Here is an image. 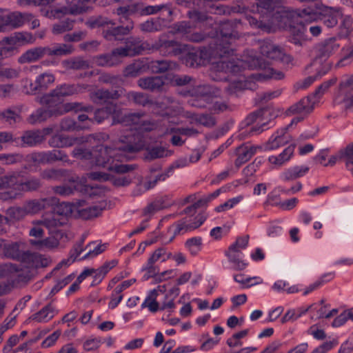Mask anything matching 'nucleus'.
Wrapping results in <instances>:
<instances>
[{
	"label": "nucleus",
	"mask_w": 353,
	"mask_h": 353,
	"mask_svg": "<svg viewBox=\"0 0 353 353\" xmlns=\"http://www.w3.org/2000/svg\"><path fill=\"white\" fill-rule=\"evenodd\" d=\"M285 3V0H256V6L253 5L250 11L257 12L263 19L258 20L248 14L245 19L251 27L267 32H274L276 28L289 29L290 41L302 46L306 41L305 23L317 20L318 14L310 8L293 10Z\"/></svg>",
	"instance_id": "obj_1"
},
{
	"label": "nucleus",
	"mask_w": 353,
	"mask_h": 353,
	"mask_svg": "<svg viewBox=\"0 0 353 353\" xmlns=\"http://www.w3.org/2000/svg\"><path fill=\"white\" fill-rule=\"evenodd\" d=\"M210 76L214 81H228V85L224 88L228 94H232L246 89L254 90L255 84L253 79L279 80L283 78L284 74L262 63L261 59L255 56H250L249 59L230 61L223 59L213 63Z\"/></svg>",
	"instance_id": "obj_2"
},
{
	"label": "nucleus",
	"mask_w": 353,
	"mask_h": 353,
	"mask_svg": "<svg viewBox=\"0 0 353 353\" xmlns=\"http://www.w3.org/2000/svg\"><path fill=\"white\" fill-rule=\"evenodd\" d=\"M126 141L119 140L114 143L112 148L98 145L91 152L83 147L75 148L72 155L78 159L89 160L90 165L103 167L117 173H126L134 169L132 165H125L120 163L132 159L134 152L140 150L144 146L142 138L128 134Z\"/></svg>",
	"instance_id": "obj_3"
},
{
	"label": "nucleus",
	"mask_w": 353,
	"mask_h": 353,
	"mask_svg": "<svg viewBox=\"0 0 353 353\" xmlns=\"http://www.w3.org/2000/svg\"><path fill=\"white\" fill-rule=\"evenodd\" d=\"M0 248L5 258L20 262L22 270L20 272V279L30 280L40 268L49 265L51 260L37 252L26 251V243L22 241L8 242L0 239Z\"/></svg>",
	"instance_id": "obj_4"
},
{
	"label": "nucleus",
	"mask_w": 353,
	"mask_h": 353,
	"mask_svg": "<svg viewBox=\"0 0 353 353\" xmlns=\"http://www.w3.org/2000/svg\"><path fill=\"white\" fill-rule=\"evenodd\" d=\"M19 174H12L0 178V189H10L0 192V199L3 201L14 199L23 192L38 191L43 185L40 179L35 176L28 178L24 181L19 179Z\"/></svg>",
	"instance_id": "obj_5"
},
{
	"label": "nucleus",
	"mask_w": 353,
	"mask_h": 353,
	"mask_svg": "<svg viewBox=\"0 0 353 353\" xmlns=\"http://www.w3.org/2000/svg\"><path fill=\"white\" fill-rule=\"evenodd\" d=\"M37 101L41 105L46 106V110L49 111L52 117L60 116L69 112L81 110L89 112L92 110L91 106H84L81 103L69 102L63 103L59 96L53 93V90L39 97Z\"/></svg>",
	"instance_id": "obj_6"
},
{
	"label": "nucleus",
	"mask_w": 353,
	"mask_h": 353,
	"mask_svg": "<svg viewBox=\"0 0 353 353\" xmlns=\"http://www.w3.org/2000/svg\"><path fill=\"white\" fill-rule=\"evenodd\" d=\"M161 11H167L168 15L172 14L170 3H163L155 6H147L143 7L141 3H133L126 6H121L117 9L116 13L120 17L119 22L124 23L128 20V17L135 13H140L141 15L154 14Z\"/></svg>",
	"instance_id": "obj_7"
},
{
	"label": "nucleus",
	"mask_w": 353,
	"mask_h": 353,
	"mask_svg": "<svg viewBox=\"0 0 353 353\" xmlns=\"http://www.w3.org/2000/svg\"><path fill=\"white\" fill-rule=\"evenodd\" d=\"M249 239V235L237 237L235 242L231 244L225 252V256L235 270H244L247 266V263L243 260L242 250L248 247Z\"/></svg>",
	"instance_id": "obj_8"
},
{
	"label": "nucleus",
	"mask_w": 353,
	"mask_h": 353,
	"mask_svg": "<svg viewBox=\"0 0 353 353\" xmlns=\"http://www.w3.org/2000/svg\"><path fill=\"white\" fill-rule=\"evenodd\" d=\"M118 123L130 126L132 130H134L139 133L150 132L157 128V124L148 119L143 112H134L123 115L121 112Z\"/></svg>",
	"instance_id": "obj_9"
},
{
	"label": "nucleus",
	"mask_w": 353,
	"mask_h": 353,
	"mask_svg": "<svg viewBox=\"0 0 353 353\" xmlns=\"http://www.w3.org/2000/svg\"><path fill=\"white\" fill-rule=\"evenodd\" d=\"M220 90L208 85L197 86L192 92L188 103L196 108H205L212 102V98L219 96Z\"/></svg>",
	"instance_id": "obj_10"
},
{
	"label": "nucleus",
	"mask_w": 353,
	"mask_h": 353,
	"mask_svg": "<svg viewBox=\"0 0 353 353\" xmlns=\"http://www.w3.org/2000/svg\"><path fill=\"white\" fill-rule=\"evenodd\" d=\"M97 0H66V6L51 10L50 17L59 18L60 14L78 15L87 12L90 4Z\"/></svg>",
	"instance_id": "obj_11"
},
{
	"label": "nucleus",
	"mask_w": 353,
	"mask_h": 353,
	"mask_svg": "<svg viewBox=\"0 0 353 353\" xmlns=\"http://www.w3.org/2000/svg\"><path fill=\"white\" fill-rule=\"evenodd\" d=\"M27 159L29 161L37 164L52 163L57 161H69L68 155L59 150L33 152L28 155Z\"/></svg>",
	"instance_id": "obj_12"
},
{
	"label": "nucleus",
	"mask_w": 353,
	"mask_h": 353,
	"mask_svg": "<svg viewBox=\"0 0 353 353\" xmlns=\"http://www.w3.org/2000/svg\"><path fill=\"white\" fill-rule=\"evenodd\" d=\"M341 45L336 38H330L320 43L316 47L317 59L312 63V66H315L319 70L318 65L320 64V59L326 60L340 48Z\"/></svg>",
	"instance_id": "obj_13"
},
{
	"label": "nucleus",
	"mask_w": 353,
	"mask_h": 353,
	"mask_svg": "<svg viewBox=\"0 0 353 353\" xmlns=\"http://www.w3.org/2000/svg\"><path fill=\"white\" fill-rule=\"evenodd\" d=\"M195 220L194 222L190 223V220L188 218H185L173 224L170 228V231L172 232L173 235L169 241L171 242L177 234H183L200 227L205 221V216L202 214H199L195 217Z\"/></svg>",
	"instance_id": "obj_14"
},
{
	"label": "nucleus",
	"mask_w": 353,
	"mask_h": 353,
	"mask_svg": "<svg viewBox=\"0 0 353 353\" xmlns=\"http://www.w3.org/2000/svg\"><path fill=\"white\" fill-rule=\"evenodd\" d=\"M65 235L63 231L49 233V236L41 239H30V244L38 250H51L57 248L60 240Z\"/></svg>",
	"instance_id": "obj_15"
},
{
	"label": "nucleus",
	"mask_w": 353,
	"mask_h": 353,
	"mask_svg": "<svg viewBox=\"0 0 353 353\" xmlns=\"http://www.w3.org/2000/svg\"><path fill=\"white\" fill-rule=\"evenodd\" d=\"M208 56L206 49H196L189 46V49L181 57V61L187 66L193 68L203 65L208 59Z\"/></svg>",
	"instance_id": "obj_16"
},
{
	"label": "nucleus",
	"mask_w": 353,
	"mask_h": 353,
	"mask_svg": "<svg viewBox=\"0 0 353 353\" xmlns=\"http://www.w3.org/2000/svg\"><path fill=\"white\" fill-rule=\"evenodd\" d=\"M121 115V109L116 104L110 103L104 108L97 109L94 112L93 122L101 123L110 116L112 117V124L118 123L119 118Z\"/></svg>",
	"instance_id": "obj_17"
},
{
	"label": "nucleus",
	"mask_w": 353,
	"mask_h": 353,
	"mask_svg": "<svg viewBox=\"0 0 353 353\" xmlns=\"http://www.w3.org/2000/svg\"><path fill=\"white\" fill-rule=\"evenodd\" d=\"M57 202L56 197L34 199L26 201L23 205L28 214H36Z\"/></svg>",
	"instance_id": "obj_18"
},
{
	"label": "nucleus",
	"mask_w": 353,
	"mask_h": 353,
	"mask_svg": "<svg viewBox=\"0 0 353 353\" xmlns=\"http://www.w3.org/2000/svg\"><path fill=\"white\" fill-rule=\"evenodd\" d=\"M159 49L161 52L165 55H183L189 49V45L181 44L174 41H165L160 44L152 46V50Z\"/></svg>",
	"instance_id": "obj_19"
},
{
	"label": "nucleus",
	"mask_w": 353,
	"mask_h": 353,
	"mask_svg": "<svg viewBox=\"0 0 353 353\" xmlns=\"http://www.w3.org/2000/svg\"><path fill=\"white\" fill-rule=\"evenodd\" d=\"M32 18L33 14L28 12H6V31L19 28L23 26L25 23L30 21Z\"/></svg>",
	"instance_id": "obj_20"
},
{
	"label": "nucleus",
	"mask_w": 353,
	"mask_h": 353,
	"mask_svg": "<svg viewBox=\"0 0 353 353\" xmlns=\"http://www.w3.org/2000/svg\"><path fill=\"white\" fill-rule=\"evenodd\" d=\"M32 224L41 225L48 230V233H52L57 231H62L59 230L58 228L65 225L66 221L63 218L57 217L53 213H45L39 220L34 221Z\"/></svg>",
	"instance_id": "obj_21"
},
{
	"label": "nucleus",
	"mask_w": 353,
	"mask_h": 353,
	"mask_svg": "<svg viewBox=\"0 0 353 353\" xmlns=\"http://www.w3.org/2000/svg\"><path fill=\"white\" fill-rule=\"evenodd\" d=\"M85 201L78 200L75 202H61L58 203L55 208L54 212L57 215L62 216L63 219L67 220L74 214L75 212L78 214L79 208L83 207Z\"/></svg>",
	"instance_id": "obj_22"
},
{
	"label": "nucleus",
	"mask_w": 353,
	"mask_h": 353,
	"mask_svg": "<svg viewBox=\"0 0 353 353\" xmlns=\"http://www.w3.org/2000/svg\"><path fill=\"white\" fill-rule=\"evenodd\" d=\"M317 102V99H314V97L309 95L291 105L288 110V114L290 115L296 114L303 115L308 114L313 110Z\"/></svg>",
	"instance_id": "obj_23"
},
{
	"label": "nucleus",
	"mask_w": 353,
	"mask_h": 353,
	"mask_svg": "<svg viewBox=\"0 0 353 353\" xmlns=\"http://www.w3.org/2000/svg\"><path fill=\"white\" fill-rule=\"evenodd\" d=\"M258 149H262L260 146L250 144V143H243L236 149V159L234 164L237 168L248 161L254 156Z\"/></svg>",
	"instance_id": "obj_24"
},
{
	"label": "nucleus",
	"mask_w": 353,
	"mask_h": 353,
	"mask_svg": "<svg viewBox=\"0 0 353 353\" xmlns=\"http://www.w3.org/2000/svg\"><path fill=\"white\" fill-rule=\"evenodd\" d=\"M289 141V136L287 134V128H283L273 134L261 148L265 151L274 150L288 143Z\"/></svg>",
	"instance_id": "obj_25"
},
{
	"label": "nucleus",
	"mask_w": 353,
	"mask_h": 353,
	"mask_svg": "<svg viewBox=\"0 0 353 353\" xmlns=\"http://www.w3.org/2000/svg\"><path fill=\"white\" fill-rule=\"evenodd\" d=\"M90 87L88 84L78 83V84H67L63 83L57 85L53 89V93L59 96V97H69L74 94L83 93L85 90Z\"/></svg>",
	"instance_id": "obj_26"
},
{
	"label": "nucleus",
	"mask_w": 353,
	"mask_h": 353,
	"mask_svg": "<svg viewBox=\"0 0 353 353\" xmlns=\"http://www.w3.org/2000/svg\"><path fill=\"white\" fill-rule=\"evenodd\" d=\"M314 12H316L318 14V19H321L323 23L328 28H332L335 26L338 23V19L340 16V13L334 10L332 8L323 6L319 9V12L311 9Z\"/></svg>",
	"instance_id": "obj_27"
},
{
	"label": "nucleus",
	"mask_w": 353,
	"mask_h": 353,
	"mask_svg": "<svg viewBox=\"0 0 353 353\" xmlns=\"http://www.w3.org/2000/svg\"><path fill=\"white\" fill-rule=\"evenodd\" d=\"M57 314L58 311L56 307L52 304L49 303L31 315L30 319L37 323H46L52 320Z\"/></svg>",
	"instance_id": "obj_28"
},
{
	"label": "nucleus",
	"mask_w": 353,
	"mask_h": 353,
	"mask_svg": "<svg viewBox=\"0 0 353 353\" xmlns=\"http://www.w3.org/2000/svg\"><path fill=\"white\" fill-rule=\"evenodd\" d=\"M122 90L110 91L105 89H99L92 92L90 94V99L97 104L107 102L110 99H118L121 96Z\"/></svg>",
	"instance_id": "obj_29"
},
{
	"label": "nucleus",
	"mask_w": 353,
	"mask_h": 353,
	"mask_svg": "<svg viewBox=\"0 0 353 353\" xmlns=\"http://www.w3.org/2000/svg\"><path fill=\"white\" fill-rule=\"evenodd\" d=\"M260 52L263 57L272 60H280L284 55V52L281 48L265 41L262 42L260 46Z\"/></svg>",
	"instance_id": "obj_30"
},
{
	"label": "nucleus",
	"mask_w": 353,
	"mask_h": 353,
	"mask_svg": "<svg viewBox=\"0 0 353 353\" xmlns=\"http://www.w3.org/2000/svg\"><path fill=\"white\" fill-rule=\"evenodd\" d=\"M164 77L156 76L141 78L138 80V85L144 90L150 91L161 90L165 84Z\"/></svg>",
	"instance_id": "obj_31"
},
{
	"label": "nucleus",
	"mask_w": 353,
	"mask_h": 353,
	"mask_svg": "<svg viewBox=\"0 0 353 353\" xmlns=\"http://www.w3.org/2000/svg\"><path fill=\"white\" fill-rule=\"evenodd\" d=\"M45 56H47L46 46H39L26 51L19 58L18 61L20 63H32L37 61Z\"/></svg>",
	"instance_id": "obj_32"
},
{
	"label": "nucleus",
	"mask_w": 353,
	"mask_h": 353,
	"mask_svg": "<svg viewBox=\"0 0 353 353\" xmlns=\"http://www.w3.org/2000/svg\"><path fill=\"white\" fill-rule=\"evenodd\" d=\"M132 21L130 22V24L125 27L118 26L113 28H104L103 29V36L108 41L112 40H121V37L128 34L133 29Z\"/></svg>",
	"instance_id": "obj_33"
},
{
	"label": "nucleus",
	"mask_w": 353,
	"mask_h": 353,
	"mask_svg": "<svg viewBox=\"0 0 353 353\" xmlns=\"http://www.w3.org/2000/svg\"><path fill=\"white\" fill-rule=\"evenodd\" d=\"M22 268L12 263H0V279H10L16 276L18 282L26 283L29 280H22L20 279L19 274Z\"/></svg>",
	"instance_id": "obj_34"
},
{
	"label": "nucleus",
	"mask_w": 353,
	"mask_h": 353,
	"mask_svg": "<svg viewBox=\"0 0 353 353\" xmlns=\"http://www.w3.org/2000/svg\"><path fill=\"white\" fill-rule=\"evenodd\" d=\"M79 142V139L63 134H54L48 140V145L52 148H68L71 147Z\"/></svg>",
	"instance_id": "obj_35"
},
{
	"label": "nucleus",
	"mask_w": 353,
	"mask_h": 353,
	"mask_svg": "<svg viewBox=\"0 0 353 353\" xmlns=\"http://www.w3.org/2000/svg\"><path fill=\"white\" fill-rule=\"evenodd\" d=\"M148 69V64L145 60L137 59L125 68L123 74L126 77H136L145 72Z\"/></svg>",
	"instance_id": "obj_36"
},
{
	"label": "nucleus",
	"mask_w": 353,
	"mask_h": 353,
	"mask_svg": "<svg viewBox=\"0 0 353 353\" xmlns=\"http://www.w3.org/2000/svg\"><path fill=\"white\" fill-rule=\"evenodd\" d=\"M107 205L104 200H101L97 205L89 206L85 208H79L78 216L83 219H90L99 216Z\"/></svg>",
	"instance_id": "obj_37"
},
{
	"label": "nucleus",
	"mask_w": 353,
	"mask_h": 353,
	"mask_svg": "<svg viewBox=\"0 0 353 353\" xmlns=\"http://www.w3.org/2000/svg\"><path fill=\"white\" fill-rule=\"evenodd\" d=\"M35 41V37L30 32H15L14 36L10 37H4L1 41V44L15 45L17 43L22 44L33 43Z\"/></svg>",
	"instance_id": "obj_38"
},
{
	"label": "nucleus",
	"mask_w": 353,
	"mask_h": 353,
	"mask_svg": "<svg viewBox=\"0 0 353 353\" xmlns=\"http://www.w3.org/2000/svg\"><path fill=\"white\" fill-rule=\"evenodd\" d=\"M294 149L295 145H290L279 155L269 157L268 161L276 167H281L290 160L294 154Z\"/></svg>",
	"instance_id": "obj_39"
},
{
	"label": "nucleus",
	"mask_w": 353,
	"mask_h": 353,
	"mask_svg": "<svg viewBox=\"0 0 353 353\" xmlns=\"http://www.w3.org/2000/svg\"><path fill=\"white\" fill-rule=\"evenodd\" d=\"M47 56L48 57H62L71 54L74 49L72 45L66 43H53L50 46H46Z\"/></svg>",
	"instance_id": "obj_40"
},
{
	"label": "nucleus",
	"mask_w": 353,
	"mask_h": 353,
	"mask_svg": "<svg viewBox=\"0 0 353 353\" xmlns=\"http://www.w3.org/2000/svg\"><path fill=\"white\" fill-rule=\"evenodd\" d=\"M23 147H33L43 141L40 130H29L25 132L21 137Z\"/></svg>",
	"instance_id": "obj_41"
},
{
	"label": "nucleus",
	"mask_w": 353,
	"mask_h": 353,
	"mask_svg": "<svg viewBox=\"0 0 353 353\" xmlns=\"http://www.w3.org/2000/svg\"><path fill=\"white\" fill-rule=\"evenodd\" d=\"M125 46L133 53V56L141 54L143 51L152 49L148 42H142L138 37H130L125 41Z\"/></svg>",
	"instance_id": "obj_42"
},
{
	"label": "nucleus",
	"mask_w": 353,
	"mask_h": 353,
	"mask_svg": "<svg viewBox=\"0 0 353 353\" xmlns=\"http://www.w3.org/2000/svg\"><path fill=\"white\" fill-rule=\"evenodd\" d=\"M268 113V110H259L249 114L245 120L246 125H250L256 122L257 125L260 124V126L257 128L256 126L253 127L252 128V132H263L265 129L264 127L265 125V123H262L263 117Z\"/></svg>",
	"instance_id": "obj_43"
},
{
	"label": "nucleus",
	"mask_w": 353,
	"mask_h": 353,
	"mask_svg": "<svg viewBox=\"0 0 353 353\" xmlns=\"http://www.w3.org/2000/svg\"><path fill=\"white\" fill-rule=\"evenodd\" d=\"M62 65L66 70H85L90 68V63L82 57H73L62 61Z\"/></svg>",
	"instance_id": "obj_44"
},
{
	"label": "nucleus",
	"mask_w": 353,
	"mask_h": 353,
	"mask_svg": "<svg viewBox=\"0 0 353 353\" xmlns=\"http://www.w3.org/2000/svg\"><path fill=\"white\" fill-rule=\"evenodd\" d=\"M176 63L168 60H157L152 61L148 64V68L153 73H163L169 70L174 69Z\"/></svg>",
	"instance_id": "obj_45"
},
{
	"label": "nucleus",
	"mask_w": 353,
	"mask_h": 353,
	"mask_svg": "<svg viewBox=\"0 0 353 353\" xmlns=\"http://www.w3.org/2000/svg\"><path fill=\"white\" fill-rule=\"evenodd\" d=\"M118 264L117 260H112L110 261L105 262L100 268L95 269V272L93 274L94 281L93 283L95 284L100 283L104 279L108 272L115 267ZM92 285L94 283L92 284Z\"/></svg>",
	"instance_id": "obj_46"
},
{
	"label": "nucleus",
	"mask_w": 353,
	"mask_h": 353,
	"mask_svg": "<svg viewBox=\"0 0 353 353\" xmlns=\"http://www.w3.org/2000/svg\"><path fill=\"white\" fill-rule=\"evenodd\" d=\"M165 286H159L158 290L160 292L164 291ZM157 296V290H153L150 292L149 296H148L143 303L141 304V307L145 308L148 307V310L152 312H156L159 310H160V306L159 303L157 301L156 299Z\"/></svg>",
	"instance_id": "obj_47"
},
{
	"label": "nucleus",
	"mask_w": 353,
	"mask_h": 353,
	"mask_svg": "<svg viewBox=\"0 0 353 353\" xmlns=\"http://www.w3.org/2000/svg\"><path fill=\"white\" fill-rule=\"evenodd\" d=\"M341 94L342 99L341 103L345 107V101L346 98L353 95V74L346 77L340 83Z\"/></svg>",
	"instance_id": "obj_48"
},
{
	"label": "nucleus",
	"mask_w": 353,
	"mask_h": 353,
	"mask_svg": "<svg viewBox=\"0 0 353 353\" xmlns=\"http://www.w3.org/2000/svg\"><path fill=\"white\" fill-rule=\"evenodd\" d=\"M39 92L46 90L55 81L54 75L51 72H43L35 78Z\"/></svg>",
	"instance_id": "obj_49"
},
{
	"label": "nucleus",
	"mask_w": 353,
	"mask_h": 353,
	"mask_svg": "<svg viewBox=\"0 0 353 353\" xmlns=\"http://www.w3.org/2000/svg\"><path fill=\"white\" fill-rule=\"evenodd\" d=\"M328 66H323L321 70H318L317 73L314 76L306 77L302 81L296 83V87L297 89H306L310 86L315 81L325 75L329 70Z\"/></svg>",
	"instance_id": "obj_50"
},
{
	"label": "nucleus",
	"mask_w": 353,
	"mask_h": 353,
	"mask_svg": "<svg viewBox=\"0 0 353 353\" xmlns=\"http://www.w3.org/2000/svg\"><path fill=\"white\" fill-rule=\"evenodd\" d=\"M52 115L43 108H39L34 111L28 118L27 121L29 123L34 125L46 121Z\"/></svg>",
	"instance_id": "obj_51"
},
{
	"label": "nucleus",
	"mask_w": 353,
	"mask_h": 353,
	"mask_svg": "<svg viewBox=\"0 0 353 353\" xmlns=\"http://www.w3.org/2000/svg\"><path fill=\"white\" fill-rule=\"evenodd\" d=\"M20 69L10 67L6 64L0 63V81H3L17 79L20 74Z\"/></svg>",
	"instance_id": "obj_52"
},
{
	"label": "nucleus",
	"mask_w": 353,
	"mask_h": 353,
	"mask_svg": "<svg viewBox=\"0 0 353 353\" xmlns=\"http://www.w3.org/2000/svg\"><path fill=\"white\" fill-rule=\"evenodd\" d=\"M173 154V151L168 150L163 146H154L148 150L146 157L149 159H155L170 157Z\"/></svg>",
	"instance_id": "obj_53"
},
{
	"label": "nucleus",
	"mask_w": 353,
	"mask_h": 353,
	"mask_svg": "<svg viewBox=\"0 0 353 353\" xmlns=\"http://www.w3.org/2000/svg\"><path fill=\"white\" fill-rule=\"evenodd\" d=\"M172 254L171 252H168L166 248L161 247L155 250L148 259L150 263L155 264L157 261L165 262L171 259Z\"/></svg>",
	"instance_id": "obj_54"
},
{
	"label": "nucleus",
	"mask_w": 353,
	"mask_h": 353,
	"mask_svg": "<svg viewBox=\"0 0 353 353\" xmlns=\"http://www.w3.org/2000/svg\"><path fill=\"white\" fill-rule=\"evenodd\" d=\"M334 278L332 273H327L321 276L315 282L308 285L303 291V294L304 296L310 294V292L319 289L325 283L329 282Z\"/></svg>",
	"instance_id": "obj_55"
},
{
	"label": "nucleus",
	"mask_w": 353,
	"mask_h": 353,
	"mask_svg": "<svg viewBox=\"0 0 353 353\" xmlns=\"http://www.w3.org/2000/svg\"><path fill=\"white\" fill-rule=\"evenodd\" d=\"M221 34L223 38L228 39L230 41L235 40L239 37V34L233 28L231 22H225L221 26ZM232 41H230L231 43Z\"/></svg>",
	"instance_id": "obj_56"
},
{
	"label": "nucleus",
	"mask_w": 353,
	"mask_h": 353,
	"mask_svg": "<svg viewBox=\"0 0 353 353\" xmlns=\"http://www.w3.org/2000/svg\"><path fill=\"white\" fill-rule=\"evenodd\" d=\"M74 21L66 19L53 25L52 32L54 34H60L71 30L74 27Z\"/></svg>",
	"instance_id": "obj_57"
},
{
	"label": "nucleus",
	"mask_w": 353,
	"mask_h": 353,
	"mask_svg": "<svg viewBox=\"0 0 353 353\" xmlns=\"http://www.w3.org/2000/svg\"><path fill=\"white\" fill-rule=\"evenodd\" d=\"M60 128L63 131H74L89 128V125H80L70 118H65L60 123Z\"/></svg>",
	"instance_id": "obj_58"
},
{
	"label": "nucleus",
	"mask_w": 353,
	"mask_h": 353,
	"mask_svg": "<svg viewBox=\"0 0 353 353\" xmlns=\"http://www.w3.org/2000/svg\"><path fill=\"white\" fill-rule=\"evenodd\" d=\"M339 157L343 158L345 166L349 170H352L353 166V143L339 151Z\"/></svg>",
	"instance_id": "obj_59"
},
{
	"label": "nucleus",
	"mask_w": 353,
	"mask_h": 353,
	"mask_svg": "<svg viewBox=\"0 0 353 353\" xmlns=\"http://www.w3.org/2000/svg\"><path fill=\"white\" fill-rule=\"evenodd\" d=\"M94 63L102 67H111L117 65V61L112 56V54H105L94 57Z\"/></svg>",
	"instance_id": "obj_60"
},
{
	"label": "nucleus",
	"mask_w": 353,
	"mask_h": 353,
	"mask_svg": "<svg viewBox=\"0 0 353 353\" xmlns=\"http://www.w3.org/2000/svg\"><path fill=\"white\" fill-rule=\"evenodd\" d=\"M1 119L10 125L14 124L21 120L19 111L8 108L3 112H0Z\"/></svg>",
	"instance_id": "obj_61"
},
{
	"label": "nucleus",
	"mask_w": 353,
	"mask_h": 353,
	"mask_svg": "<svg viewBox=\"0 0 353 353\" xmlns=\"http://www.w3.org/2000/svg\"><path fill=\"white\" fill-rule=\"evenodd\" d=\"M65 176V170L57 169H46L41 172V176L43 179L48 181L60 180Z\"/></svg>",
	"instance_id": "obj_62"
},
{
	"label": "nucleus",
	"mask_w": 353,
	"mask_h": 353,
	"mask_svg": "<svg viewBox=\"0 0 353 353\" xmlns=\"http://www.w3.org/2000/svg\"><path fill=\"white\" fill-rule=\"evenodd\" d=\"M141 31L145 32H157L161 29L159 19H150L140 24Z\"/></svg>",
	"instance_id": "obj_63"
},
{
	"label": "nucleus",
	"mask_w": 353,
	"mask_h": 353,
	"mask_svg": "<svg viewBox=\"0 0 353 353\" xmlns=\"http://www.w3.org/2000/svg\"><path fill=\"white\" fill-rule=\"evenodd\" d=\"M126 98L129 101L143 106H145L150 103L148 95L142 92H130L127 93Z\"/></svg>",
	"instance_id": "obj_64"
}]
</instances>
